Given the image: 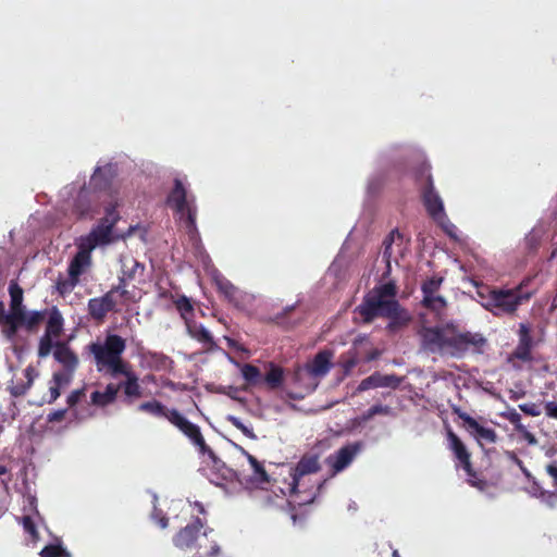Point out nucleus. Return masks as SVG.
<instances>
[{
	"instance_id": "f257e3e1",
	"label": "nucleus",
	"mask_w": 557,
	"mask_h": 557,
	"mask_svg": "<svg viewBox=\"0 0 557 557\" xmlns=\"http://www.w3.org/2000/svg\"><path fill=\"white\" fill-rule=\"evenodd\" d=\"M397 293L398 287L394 281L376 285L366 294L356 312L367 324L376 318L387 319L386 330L389 333H397L407 327L412 320L409 311L397 300Z\"/></svg>"
},
{
	"instance_id": "f03ea898",
	"label": "nucleus",
	"mask_w": 557,
	"mask_h": 557,
	"mask_svg": "<svg viewBox=\"0 0 557 557\" xmlns=\"http://www.w3.org/2000/svg\"><path fill=\"white\" fill-rule=\"evenodd\" d=\"M421 348L430 354L461 356L470 346L481 347L485 338L471 332L458 333L455 327L422 326L419 332Z\"/></svg>"
},
{
	"instance_id": "7ed1b4c3",
	"label": "nucleus",
	"mask_w": 557,
	"mask_h": 557,
	"mask_svg": "<svg viewBox=\"0 0 557 557\" xmlns=\"http://www.w3.org/2000/svg\"><path fill=\"white\" fill-rule=\"evenodd\" d=\"M88 350L94 357L97 371L112 377L119 376V372H124V369L131 366L123 359L126 339L119 334L108 333L103 341L90 343Z\"/></svg>"
},
{
	"instance_id": "20e7f679",
	"label": "nucleus",
	"mask_w": 557,
	"mask_h": 557,
	"mask_svg": "<svg viewBox=\"0 0 557 557\" xmlns=\"http://www.w3.org/2000/svg\"><path fill=\"white\" fill-rule=\"evenodd\" d=\"M482 306L494 317H513L520 306L530 301L532 293L525 292L520 284L513 288L493 287L487 294L479 292Z\"/></svg>"
},
{
	"instance_id": "39448f33",
	"label": "nucleus",
	"mask_w": 557,
	"mask_h": 557,
	"mask_svg": "<svg viewBox=\"0 0 557 557\" xmlns=\"http://www.w3.org/2000/svg\"><path fill=\"white\" fill-rule=\"evenodd\" d=\"M168 205L178 214L180 220L193 239L198 235L196 219L197 206L195 198H187V191L181 180H174V186L168 196Z\"/></svg>"
},
{
	"instance_id": "423d86ee",
	"label": "nucleus",
	"mask_w": 557,
	"mask_h": 557,
	"mask_svg": "<svg viewBox=\"0 0 557 557\" xmlns=\"http://www.w3.org/2000/svg\"><path fill=\"white\" fill-rule=\"evenodd\" d=\"M240 373L249 386L263 387L269 392L280 389L285 381L284 369L273 361L264 363V374H262L261 370L257 366L251 363L243 364Z\"/></svg>"
},
{
	"instance_id": "0eeeda50",
	"label": "nucleus",
	"mask_w": 557,
	"mask_h": 557,
	"mask_svg": "<svg viewBox=\"0 0 557 557\" xmlns=\"http://www.w3.org/2000/svg\"><path fill=\"white\" fill-rule=\"evenodd\" d=\"M446 438L448 442V448L454 454L457 460V466H460L468 475V482L471 486L484 491L487 487V482L480 478L479 473L473 469L471 462V454L461 438L451 430L448 429L446 432Z\"/></svg>"
},
{
	"instance_id": "6e6552de",
	"label": "nucleus",
	"mask_w": 557,
	"mask_h": 557,
	"mask_svg": "<svg viewBox=\"0 0 557 557\" xmlns=\"http://www.w3.org/2000/svg\"><path fill=\"white\" fill-rule=\"evenodd\" d=\"M119 219L116 205H109L106 208V215L100 219L88 235L81 238V242L88 245L89 249H95L99 245L110 244L112 242V230Z\"/></svg>"
},
{
	"instance_id": "1a4fd4ad",
	"label": "nucleus",
	"mask_w": 557,
	"mask_h": 557,
	"mask_svg": "<svg viewBox=\"0 0 557 557\" xmlns=\"http://www.w3.org/2000/svg\"><path fill=\"white\" fill-rule=\"evenodd\" d=\"M169 422L176 426L202 455H208L210 458L215 459L214 451L207 445L197 424L186 419L177 409H171Z\"/></svg>"
},
{
	"instance_id": "9d476101",
	"label": "nucleus",
	"mask_w": 557,
	"mask_h": 557,
	"mask_svg": "<svg viewBox=\"0 0 557 557\" xmlns=\"http://www.w3.org/2000/svg\"><path fill=\"white\" fill-rule=\"evenodd\" d=\"M331 357L332 354L326 350L318 352L311 362L306 363L304 368H299L295 372V380L299 381L304 374L312 379L325 376L331 370Z\"/></svg>"
},
{
	"instance_id": "9b49d317",
	"label": "nucleus",
	"mask_w": 557,
	"mask_h": 557,
	"mask_svg": "<svg viewBox=\"0 0 557 557\" xmlns=\"http://www.w3.org/2000/svg\"><path fill=\"white\" fill-rule=\"evenodd\" d=\"M321 469L318 455H304L297 462L292 473V491L294 493H300V486L302 479L311 473H317Z\"/></svg>"
},
{
	"instance_id": "f8f14e48",
	"label": "nucleus",
	"mask_w": 557,
	"mask_h": 557,
	"mask_svg": "<svg viewBox=\"0 0 557 557\" xmlns=\"http://www.w3.org/2000/svg\"><path fill=\"white\" fill-rule=\"evenodd\" d=\"M116 297H112L111 293H106L100 297L90 298L87 304V311L89 317L101 323L104 321L109 312H117Z\"/></svg>"
},
{
	"instance_id": "ddd939ff",
	"label": "nucleus",
	"mask_w": 557,
	"mask_h": 557,
	"mask_svg": "<svg viewBox=\"0 0 557 557\" xmlns=\"http://www.w3.org/2000/svg\"><path fill=\"white\" fill-rule=\"evenodd\" d=\"M203 521L199 517H196L175 534L173 539L174 545L182 549H193L203 531Z\"/></svg>"
},
{
	"instance_id": "4468645a",
	"label": "nucleus",
	"mask_w": 557,
	"mask_h": 557,
	"mask_svg": "<svg viewBox=\"0 0 557 557\" xmlns=\"http://www.w3.org/2000/svg\"><path fill=\"white\" fill-rule=\"evenodd\" d=\"M120 375L124 376L125 380L115 383L116 393L119 394V392L122 391L125 396V401L128 404L140 398L143 396V389L139 384V377L135 371H133L132 364L125 368L124 372H119V376Z\"/></svg>"
},
{
	"instance_id": "2eb2a0df",
	"label": "nucleus",
	"mask_w": 557,
	"mask_h": 557,
	"mask_svg": "<svg viewBox=\"0 0 557 557\" xmlns=\"http://www.w3.org/2000/svg\"><path fill=\"white\" fill-rule=\"evenodd\" d=\"M360 450V444L354 443L346 446H343L334 454H331L326 459L325 462L327 466L332 469V475L337 474L338 472L343 471L345 468H347L358 451Z\"/></svg>"
},
{
	"instance_id": "dca6fc26",
	"label": "nucleus",
	"mask_w": 557,
	"mask_h": 557,
	"mask_svg": "<svg viewBox=\"0 0 557 557\" xmlns=\"http://www.w3.org/2000/svg\"><path fill=\"white\" fill-rule=\"evenodd\" d=\"M421 197L428 214L434 221L440 222L446 216L443 200L434 188L433 180H429V187H422Z\"/></svg>"
},
{
	"instance_id": "f3484780",
	"label": "nucleus",
	"mask_w": 557,
	"mask_h": 557,
	"mask_svg": "<svg viewBox=\"0 0 557 557\" xmlns=\"http://www.w3.org/2000/svg\"><path fill=\"white\" fill-rule=\"evenodd\" d=\"M94 249H89L88 245L81 242L78 243V251L73 257V259L70 261L67 272L69 275L73 278H76L79 281L81 275L86 271V269L91 263V251Z\"/></svg>"
},
{
	"instance_id": "a211bd4d",
	"label": "nucleus",
	"mask_w": 557,
	"mask_h": 557,
	"mask_svg": "<svg viewBox=\"0 0 557 557\" xmlns=\"http://www.w3.org/2000/svg\"><path fill=\"white\" fill-rule=\"evenodd\" d=\"M401 383V377L397 376L396 374H382L380 372H374L368 377L363 379L359 385L358 391L364 392L370 388H377V387H392L397 388Z\"/></svg>"
},
{
	"instance_id": "6ab92c4d",
	"label": "nucleus",
	"mask_w": 557,
	"mask_h": 557,
	"mask_svg": "<svg viewBox=\"0 0 557 557\" xmlns=\"http://www.w3.org/2000/svg\"><path fill=\"white\" fill-rule=\"evenodd\" d=\"M218 292L232 305L239 307L243 302V293L226 277L219 275L214 277Z\"/></svg>"
},
{
	"instance_id": "aec40b11",
	"label": "nucleus",
	"mask_w": 557,
	"mask_h": 557,
	"mask_svg": "<svg viewBox=\"0 0 557 557\" xmlns=\"http://www.w3.org/2000/svg\"><path fill=\"white\" fill-rule=\"evenodd\" d=\"M467 431L473 436L480 447H484V444H495L498 438L494 429L481 425L475 419H469Z\"/></svg>"
},
{
	"instance_id": "412c9836",
	"label": "nucleus",
	"mask_w": 557,
	"mask_h": 557,
	"mask_svg": "<svg viewBox=\"0 0 557 557\" xmlns=\"http://www.w3.org/2000/svg\"><path fill=\"white\" fill-rule=\"evenodd\" d=\"M53 357L69 372H73L78 366L77 356L65 342L54 344Z\"/></svg>"
},
{
	"instance_id": "4be33fe9",
	"label": "nucleus",
	"mask_w": 557,
	"mask_h": 557,
	"mask_svg": "<svg viewBox=\"0 0 557 557\" xmlns=\"http://www.w3.org/2000/svg\"><path fill=\"white\" fill-rule=\"evenodd\" d=\"M114 177L115 172L112 165L98 166L91 175L90 186L97 190H109Z\"/></svg>"
},
{
	"instance_id": "5701e85b",
	"label": "nucleus",
	"mask_w": 557,
	"mask_h": 557,
	"mask_svg": "<svg viewBox=\"0 0 557 557\" xmlns=\"http://www.w3.org/2000/svg\"><path fill=\"white\" fill-rule=\"evenodd\" d=\"M187 334L202 344L208 350H211L216 347V343L212 334L201 324L196 322L195 320L185 325Z\"/></svg>"
},
{
	"instance_id": "b1692460",
	"label": "nucleus",
	"mask_w": 557,
	"mask_h": 557,
	"mask_svg": "<svg viewBox=\"0 0 557 557\" xmlns=\"http://www.w3.org/2000/svg\"><path fill=\"white\" fill-rule=\"evenodd\" d=\"M38 376V372L33 366H27L24 370L25 380H15L11 382L9 392L11 396L17 398L24 396L32 387L34 380Z\"/></svg>"
},
{
	"instance_id": "393cba45",
	"label": "nucleus",
	"mask_w": 557,
	"mask_h": 557,
	"mask_svg": "<svg viewBox=\"0 0 557 557\" xmlns=\"http://www.w3.org/2000/svg\"><path fill=\"white\" fill-rule=\"evenodd\" d=\"M212 529H206L197 540L193 549H196L197 557H215L220 552V547L214 540L209 539Z\"/></svg>"
},
{
	"instance_id": "a878e982",
	"label": "nucleus",
	"mask_w": 557,
	"mask_h": 557,
	"mask_svg": "<svg viewBox=\"0 0 557 557\" xmlns=\"http://www.w3.org/2000/svg\"><path fill=\"white\" fill-rule=\"evenodd\" d=\"M90 405L97 408H106L116 401L117 393L115 383H108L103 391H94L90 393Z\"/></svg>"
},
{
	"instance_id": "bb28decb",
	"label": "nucleus",
	"mask_w": 557,
	"mask_h": 557,
	"mask_svg": "<svg viewBox=\"0 0 557 557\" xmlns=\"http://www.w3.org/2000/svg\"><path fill=\"white\" fill-rule=\"evenodd\" d=\"M9 294L11 298L9 313L23 315V311H25V307L23 306V288L15 281H11L9 285Z\"/></svg>"
},
{
	"instance_id": "cd10ccee",
	"label": "nucleus",
	"mask_w": 557,
	"mask_h": 557,
	"mask_svg": "<svg viewBox=\"0 0 557 557\" xmlns=\"http://www.w3.org/2000/svg\"><path fill=\"white\" fill-rule=\"evenodd\" d=\"M173 304L185 325L194 321L195 308L190 298L186 297L185 295H181L176 298H173Z\"/></svg>"
},
{
	"instance_id": "c85d7f7f",
	"label": "nucleus",
	"mask_w": 557,
	"mask_h": 557,
	"mask_svg": "<svg viewBox=\"0 0 557 557\" xmlns=\"http://www.w3.org/2000/svg\"><path fill=\"white\" fill-rule=\"evenodd\" d=\"M62 331L63 317L58 308L53 307L49 314L45 333L57 338L61 335Z\"/></svg>"
},
{
	"instance_id": "c756f323",
	"label": "nucleus",
	"mask_w": 557,
	"mask_h": 557,
	"mask_svg": "<svg viewBox=\"0 0 557 557\" xmlns=\"http://www.w3.org/2000/svg\"><path fill=\"white\" fill-rule=\"evenodd\" d=\"M246 456H247V459L252 468V475L250 478V481L252 483H258V484H262V483H269L270 482V478H269V474L268 472L265 471L264 469V466L258 461V459L250 455L249 453L245 451Z\"/></svg>"
},
{
	"instance_id": "7c9ffc66",
	"label": "nucleus",
	"mask_w": 557,
	"mask_h": 557,
	"mask_svg": "<svg viewBox=\"0 0 557 557\" xmlns=\"http://www.w3.org/2000/svg\"><path fill=\"white\" fill-rule=\"evenodd\" d=\"M46 311H33L30 313H26L23 311L22 325L29 333H35L38 331L39 325L46 319Z\"/></svg>"
},
{
	"instance_id": "2f4dec72",
	"label": "nucleus",
	"mask_w": 557,
	"mask_h": 557,
	"mask_svg": "<svg viewBox=\"0 0 557 557\" xmlns=\"http://www.w3.org/2000/svg\"><path fill=\"white\" fill-rule=\"evenodd\" d=\"M138 410L168 420L171 412V409H168L162 403L156 399L140 404Z\"/></svg>"
},
{
	"instance_id": "473e14b6",
	"label": "nucleus",
	"mask_w": 557,
	"mask_h": 557,
	"mask_svg": "<svg viewBox=\"0 0 557 557\" xmlns=\"http://www.w3.org/2000/svg\"><path fill=\"white\" fill-rule=\"evenodd\" d=\"M145 270L143 263L138 262L135 259H127L122 263V277L124 280L133 281L138 275H141Z\"/></svg>"
},
{
	"instance_id": "72a5a7b5",
	"label": "nucleus",
	"mask_w": 557,
	"mask_h": 557,
	"mask_svg": "<svg viewBox=\"0 0 557 557\" xmlns=\"http://www.w3.org/2000/svg\"><path fill=\"white\" fill-rule=\"evenodd\" d=\"M412 175L418 185H420V188L422 187H429V180H433L431 174V165L422 161L419 163L413 170Z\"/></svg>"
},
{
	"instance_id": "f704fd0d",
	"label": "nucleus",
	"mask_w": 557,
	"mask_h": 557,
	"mask_svg": "<svg viewBox=\"0 0 557 557\" xmlns=\"http://www.w3.org/2000/svg\"><path fill=\"white\" fill-rule=\"evenodd\" d=\"M23 315H14L12 313H9L8 318H5V321L0 323V326L3 329V332L8 337H13L16 335L18 329L22 325Z\"/></svg>"
},
{
	"instance_id": "c9c22d12",
	"label": "nucleus",
	"mask_w": 557,
	"mask_h": 557,
	"mask_svg": "<svg viewBox=\"0 0 557 557\" xmlns=\"http://www.w3.org/2000/svg\"><path fill=\"white\" fill-rule=\"evenodd\" d=\"M79 281L73 278L69 275V277L64 278L59 276L55 282V288L61 296H65L73 292V289L78 285Z\"/></svg>"
},
{
	"instance_id": "e433bc0d",
	"label": "nucleus",
	"mask_w": 557,
	"mask_h": 557,
	"mask_svg": "<svg viewBox=\"0 0 557 557\" xmlns=\"http://www.w3.org/2000/svg\"><path fill=\"white\" fill-rule=\"evenodd\" d=\"M422 305L426 309L438 311L446 306V302L442 296H435L434 294H423Z\"/></svg>"
},
{
	"instance_id": "4c0bfd02",
	"label": "nucleus",
	"mask_w": 557,
	"mask_h": 557,
	"mask_svg": "<svg viewBox=\"0 0 557 557\" xmlns=\"http://www.w3.org/2000/svg\"><path fill=\"white\" fill-rule=\"evenodd\" d=\"M518 336H519L518 345L529 347L531 349L534 347V341L531 336V329H530L529 324H527V323L519 324Z\"/></svg>"
},
{
	"instance_id": "58836bf2",
	"label": "nucleus",
	"mask_w": 557,
	"mask_h": 557,
	"mask_svg": "<svg viewBox=\"0 0 557 557\" xmlns=\"http://www.w3.org/2000/svg\"><path fill=\"white\" fill-rule=\"evenodd\" d=\"M54 337L48 334H44L39 339L38 345V357L46 358L50 355L52 348H54V344L52 342Z\"/></svg>"
},
{
	"instance_id": "ea45409f",
	"label": "nucleus",
	"mask_w": 557,
	"mask_h": 557,
	"mask_svg": "<svg viewBox=\"0 0 557 557\" xmlns=\"http://www.w3.org/2000/svg\"><path fill=\"white\" fill-rule=\"evenodd\" d=\"M396 236L398 238H401V235H400V233L397 230L392 231L388 234V236H386V238L383 242V247H384V249H383V258L386 259L387 262H389V259L392 257V251H391L392 250V245H393L394 239H395Z\"/></svg>"
},
{
	"instance_id": "a19ab883",
	"label": "nucleus",
	"mask_w": 557,
	"mask_h": 557,
	"mask_svg": "<svg viewBox=\"0 0 557 557\" xmlns=\"http://www.w3.org/2000/svg\"><path fill=\"white\" fill-rule=\"evenodd\" d=\"M40 556L41 557H66L67 554L65 553V550L62 548V546L60 545H53V544H49V545H46L41 552H40Z\"/></svg>"
},
{
	"instance_id": "79ce46f5",
	"label": "nucleus",
	"mask_w": 557,
	"mask_h": 557,
	"mask_svg": "<svg viewBox=\"0 0 557 557\" xmlns=\"http://www.w3.org/2000/svg\"><path fill=\"white\" fill-rule=\"evenodd\" d=\"M86 396V387L74 389L66 398L69 408L73 409Z\"/></svg>"
},
{
	"instance_id": "37998d69",
	"label": "nucleus",
	"mask_w": 557,
	"mask_h": 557,
	"mask_svg": "<svg viewBox=\"0 0 557 557\" xmlns=\"http://www.w3.org/2000/svg\"><path fill=\"white\" fill-rule=\"evenodd\" d=\"M127 282H129L128 280H124V277L122 276H119V284L117 285H114L110 288V290H108V293H111L112 297H115L116 294L120 295V297L122 298H126L127 295H128V290H127Z\"/></svg>"
},
{
	"instance_id": "c03bdc74",
	"label": "nucleus",
	"mask_w": 557,
	"mask_h": 557,
	"mask_svg": "<svg viewBox=\"0 0 557 557\" xmlns=\"http://www.w3.org/2000/svg\"><path fill=\"white\" fill-rule=\"evenodd\" d=\"M512 355L516 359L523 362H529L532 360V349L529 347L517 345Z\"/></svg>"
},
{
	"instance_id": "a18cd8bd",
	"label": "nucleus",
	"mask_w": 557,
	"mask_h": 557,
	"mask_svg": "<svg viewBox=\"0 0 557 557\" xmlns=\"http://www.w3.org/2000/svg\"><path fill=\"white\" fill-rule=\"evenodd\" d=\"M22 524L26 533H28L34 540L38 539V531L30 516H24L22 518Z\"/></svg>"
},
{
	"instance_id": "49530a36",
	"label": "nucleus",
	"mask_w": 557,
	"mask_h": 557,
	"mask_svg": "<svg viewBox=\"0 0 557 557\" xmlns=\"http://www.w3.org/2000/svg\"><path fill=\"white\" fill-rule=\"evenodd\" d=\"M74 211L78 214L79 218H85L91 214V209L88 205L84 203V196L79 194L76 202Z\"/></svg>"
},
{
	"instance_id": "de8ad7c7",
	"label": "nucleus",
	"mask_w": 557,
	"mask_h": 557,
	"mask_svg": "<svg viewBox=\"0 0 557 557\" xmlns=\"http://www.w3.org/2000/svg\"><path fill=\"white\" fill-rule=\"evenodd\" d=\"M389 412H391V408L388 406L373 405L364 413V419L369 420L376 414H385L386 416V414H389Z\"/></svg>"
},
{
	"instance_id": "09e8293b",
	"label": "nucleus",
	"mask_w": 557,
	"mask_h": 557,
	"mask_svg": "<svg viewBox=\"0 0 557 557\" xmlns=\"http://www.w3.org/2000/svg\"><path fill=\"white\" fill-rule=\"evenodd\" d=\"M228 421L231 422V424L236 428L237 430H239L244 435H246L247 437L249 438H255L256 435L253 434V432L247 428L242 421L239 418L237 417H228Z\"/></svg>"
},
{
	"instance_id": "8fccbe9b",
	"label": "nucleus",
	"mask_w": 557,
	"mask_h": 557,
	"mask_svg": "<svg viewBox=\"0 0 557 557\" xmlns=\"http://www.w3.org/2000/svg\"><path fill=\"white\" fill-rule=\"evenodd\" d=\"M61 376H62V375H61V374H59V373H55V374L53 375V379H54V381H55V384H54V385H52V386H50V388H49V394H50V396H49V398H48V399H46V400H45L46 403H48V404H52V403H54V401L59 398V396H60V387H59V383H60Z\"/></svg>"
},
{
	"instance_id": "3c124183",
	"label": "nucleus",
	"mask_w": 557,
	"mask_h": 557,
	"mask_svg": "<svg viewBox=\"0 0 557 557\" xmlns=\"http://www.w3.org/2000/svg\"><path fill=\"white\" fill-rule=\"evenodd\" d=\"M519 409L528 414V416H531V417H537L540 416L542 412H541V409H540V406L535 403H525V404H521L519 405Z\"/></svg>"
},
{
	"instance_id": "603ef678",
	"label": "nucleus",
	"mask_w": 557,
	"mask_h": 557,
	"mask_svg": "<svg viewBox=\"0 0 557 557\" xmlns=\"http://www.w3.org/2000/svg\"><path fill=\"white\" fill-rule=\"evenodd\" d=\"M544 504H546L549 508H554L557 505V493L556 492H541V497H539Z\"/></svg>"
},
{
	"instance_id": "864d4df0",
	"label": "nucleus",
	"mask_w": 557,
	"mask_h": 557,
	"mask_svg": "<svg viewBox=\"0 0 557 557\" xmlns=\"http://www.w3.org/2000/svg\"><path fill=\"white\" fill-rule=\"evenodd\" d=\"M506 456L521 469L527 478H531V473L524 467L523 461L517 456L515 451H506Z\"/></svg>"
},
{
	"instance_id": "5fc2aeb1",
	"label": "nucleus",
	"mask_w": 557,
	"mask_h": 557,
	"mask_svg": "<svg viewBox=\"0 0 557 557\" xmlns=\"http://www.w3.org/2000/svg\"><path fill=\"white\" fill-rule=\"evenodd\" d=\"M442 280H429L428 282L423 283L422 285V293L423 294H435V292L438 289L440 284Z\"/></svg>"
},
{
	"instance_id": "6e6d98bb",
	"label": "nucleus",
	"mask_w": 557,
	"mask_h": 557,
	"mask_svg": "<svg viewBox=\"0 0 557 557\" xmlns=\"http://www.w3.org/2000/svg\"><path fill=\"white\" fill-rule=\"evenodd\" d=\"M504 417L513 424L518 430L522 429L521 422V416L518 413L515 409L509 410L504 414Z\"/></svg>"
},
{
	"instance_id": "4d7b16f0",
	"label": "nucleus",
	"mask_w": 557,
	"mask_h": 557,
	"mask_svg": "<svg viewBox=\"0 0 557 557\" xmlns=\"http://www.w3.org/2000/svg\"><path fill=\"white\" fill-rule=\"evenodd\" d=\"M66 411H67L66 409H59V410L52 411L47 416V421L48 422H61L62 420H64Z\"/></svg>"
},
{
	"instance_id": "13d9d810",
	"label": "nucleus",
	"mask_w": 557,
	"mask_h": 557,
	"mask_svg": "<svg viewBox=\"0 0 557 557\" xmlns=\"http://www.w3.org/2000/svg\"><path fill=\"white\" fill-rule=\"evenodd\" d=\"M453 413L458 416L459 419L463 421L465 429L469 428V419H473L470 414L462 411L459 407L453 408Z\"/></svg>"
},
{
	"instance_id": "bf43d9fd",
	"label": "nucleus",
	"mask_w": 557,
	"mask_h": 557,
	"mask_svg": "<svg viewBox=\"0 0 557 557\" xmlns=\"http://www.w3.org/2000/svg\"><path fill=\"white\" fill-rule=\"evenodd\" d=\"M545 413L553 419H557V403L548 401L545 404Z\"/></svg>"
},
{
	"instance_id": "052dcab7",
	"label": "nucleus",
	"mask_w": 557,
	"mask_h": 557,
	"mask_svg": "<svg viewBox=\"0 0 557 557\" xmlns=\"http://www.w3.org/2000/svg\"><path fill=\"white\" fill-rule=\"evenodd\" d=\"M541 492H545L542 486L533 479L532 484L530 485L529 493L534 497H541Z\"/></svg>"
},
{
	"instance_id": "680f3d73",
	"label": "nucleus",
	"mask_w": 557,
	"mask_h": 557,
	"mask_svg": "<svg viewBox=\"0 0 557 557\" xmlns=\"http://www.w3.org/2000/svg\"><path fill=\"white\" fill-rule=\"evenodd\" d=\"M547 473L555 480L557 484V466L550 463L546 466Z\"/></svg>"
},
{
	"instance_id": "e2e57ef3",
	"label": "nucleus",
	"mask_w": 557,
	"mask_h": 557,
	"mask_svg": "<svg viewBox=\"0 0 557 557\" xmlns=\"http://www.w3.org/2000/svg\"><path fill=\"white\" fill-rule=\"evenodd\" d=\"M9 313L5 311V307L3 301H0V323L5 321V318H8Z\"/></svg>"
},
{
	"instance_id": "0e129e2a",
	"label": "nucleus",
	"mask_w": 557,
	"mask_h": 557,
	"mask_svg": "<svg viewBox=\"0 0 557 557\" xmlns=\"http://www.w3.org/2000/svg\"><path fill=\"white\" fill-rule=\"evenodd\" d=\"M525 438L528 440V442H529L530 444H534V443L536 442V440H535L534 435H533V434H531L530 432H527V434H525Z\"/></svg>"
},
{
	"instance_id": "69168bd1",
	"label": "nucleus",
	"mask_w": 557,
	"mask_h": 557,
	"mask_svg": "<svg viewBox=\"0 0 557 557\" xmlns=\"http://www.w3.org/2000/svg\"><path fill=\"white\" fill-rule=\"evenodd\" d=\"M315 496H317V493H315V492H310V494H309V498H308V499H305L304 502H306V503H311V502L314 499V497H315Z\"/></svg>"
},
{
	"instance_id": "338daca9",
	"label": "nucleus",
	"mask_w": 557,
	"mask_h": 557,
	"mask_svg": "<svg viewBox=\"0 0 557 557\" xmlns=\"http://www.w3.org/2000/svg\"><path fill=\"white\" fill-rule=\"evenodd\" d=\"M8 472V468L3 465H0V475H3Z\"/></svg>"
},
{
	"instance_id": "774afa93",
	"label": "nucleus",
	"mask_w": 557,
	"mask_h": 557,
	"mask_svg": "<svg viewBox=\"0 0 557 557\" xmlns=\"http://www.w3.org/2000/svg\"><path fill=\"white\" fill-rule=\"evenodd\" d=\"M392 557H400L398 550H394L393 554H392Z\"/></svg>"
}]
</instances>
